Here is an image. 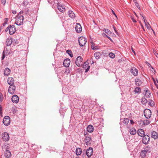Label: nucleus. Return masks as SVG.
<instances>
[{
  "label": "nucleus",
  "mask_w": 158,
  "mask_h": 158,
  "mask_svg": "<svg viewBox=\"0 0 158 158\" xmlns=\"http://www.w3.org/2000/svg\"><path fill=\"white\" fill-rule=\"evenodd\" d=\"M5 156L7 158H9L11 156L10 152L8 150H6L5 152Z\"/></svg>",
  "instance_id": "obj_27"
},
{
  "label": "nucleus",
  "mask_w": 158,
  "mask_h": 158,
  "mask_svg": "<svg viewBox=\"0 0 158 158\" xmlns=\"http://www.w3.org/2000/svg\"><path fill=\"white\" fill-rule=\"evenodd\" d=\"M140 25L141 26V27L143 29V30L144 31H145V29L143 27V25L142 24V23H141L140 22Z\"/></svg>",
  "instance_id": "obj_52"
},
{
  "label": "nucleus",
  "mask_w": 158,
  "mask_h": 158,
  "mask_svg": "<svg viewBox=\"0 0 158 158\" xmlns=\"http://www.w3.org/2000/svg\"><path fill=\"white\" fill-rule=\"evenodd\" d=\"M9 31V34L10 35L13 34L16 31L15 27L14 25H10L9 27H8L6 29V32Z\"/></svg>",
  "instance_id": "obj_2"
},
{
  "label": "nucleus",
  "mask_w": 158,
  "mask_h": 158,
  "mask_svg": "<svg viewBox=\"0 0 158 158\" xmlns=\"http://www.w3.org/2000/svg\"><path fill=\"white\" fill-rule=\"evenodd\" d=\"M150 147L148 146H147L144 148L143 151L145 152V153H147L148 152H150Z\"/></svg>",
  "instance_id": "obj_31"
},
{
  "label": "nucleus",
  "mask_w": 158,
  "mask_h": 158,
  "mask_svg": "<svg viewBox=\"0 0 158 158\" xmlns=\"http://www.w3.org/2000/svg\"><path fill=\"white\" fill-rule=\"evenodd\" d=\"M143 150H142L140 153V155L142 156V157H144L146 156V154L147 153H145Z\"/></svg>",
  "instance_id": "obj_39"
},
{
  "label": "nucleus",
  "mask_w": 158,
  "mask_h": 158,
  "mask_svg": "<svg viewBox=\"0 0 158 158\" xmlns=\"http://www.w3.org/2000/svg\"><path fill=\"white\" fill-rule=\"evenodd\" d=\"M12 12L14 14H15L16 13V11L15 10H13Z\"/></svg>",
  "instance_id": "obj_59"
},
{
  "label": "nucleus",
  "mask_w": 158,
  "mask_h": 158,
  "mask_svg": "<svg viewBox=\"0 0 158 158\" xmlns=\"http://www.w3.org/2000/svg\"><path fill=\"white\" fill-rule=\"evenodd\" d=\"M2 139L3 140L5 141H7L9 139V136L8 134L6 132H5L2 134Z\"/></svg>",
  "instance_id": "obj_9"
},
{
  "label": "nucleus",
  "mask_w": 158,
  "mask_h": 158,
  "mask_svg": "<svg viewBox=\"0 0 158 158\" xmlns=\"http://www.w3.org/2000/svg\"><path fill=\"white\" fill-rule=\"evenodd\" d=\"M135 84L136 85L139 86L141 85L142 82L141 81L139 78L135 79Z\"/></svg>",
  "instance_id": "obj_28"
},
{
  "label": "nucleus",
  "mask_w": 158,
  "mask_h": 158,
  "mask_svg": "<svg viewBox=\"0 0 158 158\" xmlns=\"http://www.w3.org/2000/svg\"><path fill=\"white\" fill-rule=\"evenodd\" d=\"M131 72L134 76H137L138 74V70L135 68H132L131 70Z\"/></svg>",
  "instance_id": "obj_17"
},
{
  "label": "nucleus",
  "mask_w": 158,
  "mask_h": 158,
  "mask_svg": "<svg viewBox=\"0 0 158 158\" xmlns=\"http://www.w3.org/2000/svg\"><path fill=\"white\" fill-rule=\"evenodd\" d=\"M148 105L152 106H153L154 105V102L152 100H150L148 102Z\"/></svg>",
  "instance_id": "obj_37"
},
{
  "label": "nucleus",
  "mask_w": 158,
  "mask_h": 158,
  "mask_svg": "<svg viewBox=\"0 0 158 158\" xmlns=\"http://www.w3.org/2000/svg\"><path fill=\"white\" fill-rule=\"evenodd\" d=\"M141 15L142 16V17L143 18V19H144V22L145 24V23H146V22H147L146 19H145L143 16L142 15Z\"/></svg>",
  "instance_id": "obj_54"
},
{
  "label": "nucleus",
  "mask_w": 158,
  "mask_h": 158,
  "mask_svg": "<svg viewBox=\"0 0 158 158\" xmlns=\"http://www.w3.org/2000/svg\"><path fill=\"white\" fill-rule=\"evenodd\" d=\"M130 123L131 124H133L134 123V122L132 120H130Z\"/></svg>",
  "instance_id": "obj_58"
},
{
  "label": "nucleus",
  "mask_w": 158,
  "mask_h": 158,
  "mask_svg": "<svg viewBox=\"0 0 158 158\" xmlns=\"http://www.w3.org/2000/svg\"><path fill=\"white\" fill-rule=\"evenodd\" d=\"M142 103L143 104H145L147 102V99L145 98H143L141 99Z\"/></svg>",
  "instance_id": "obj_33"
},
{
  "label": "nucleus",
  "mask_w": 158,
  "mask_h": 158,
  "mask_svg": "<svg viewBox=\"0 0 158 158\" xmlns=\"http://www.w3.org/2000/svg\"><path fill=\"white\" fill-rule=\"evenodd\" d=\"M70 63V60L68 59H66L64 60L63 62V65L65 67H68Z\"/></svg>",
  "instance_id": "obj_18"
},
{
  "label": "nucleus",
  "mask_w": 158,
  "mask_h": 158,
  "mask_svg": "<svg viewBox=\"0 0 158 158\" xmlns=\"http://www.w3.org/2000/svg\"><path fill=\"white\" fill-rule=\"evenodd\" d=\"M111 11H112V13L117 18V15H116V14H115V13H114V11L112 10H111Z\"/></svg>",
  "instance_id": "obj_53"
},
{
  "label": "nucleus",
  "mask_w": 158,
  "mask_h": 158,
  "mask_svg": "<svg viewBox=\"0 0 158 158\" xmlns=\"http://www.w3.org/2000/svg\"><path fill=\"white\" fill-rule=\"evenodd\" d=\"M144 92H145V94L144 95L147 98H149L151 96V93L149 90H148V89H145L144 90Z\"/></svg>",
  "instance_id": "obj_20"
},
{
  "label": "nucleus",
  "mask_w": 158,
  "mask_h": 158,
  "mask_svg": "<svg viewBox=\"0 0 158 158\" xmlns=\"http://www.w3.org/2000/svg\"><path fill=\"white\" fill-rule=\"evenodd\" d=\"M76 31L77 32L80 33L82 31V27L79 23H77L75 27Z\"/></svg>",
  "instance_id": "obj_14"
},
{
  "label": "nucleus",
  "mask_w": 158,
  "mask_h": 158,
  "mask_svg": "<svg viewBox=\"0 0 158 158\" xmlns=\"http://www.w3.org/2000/svg\"><path fill=\"white\" fill-rule=\"evenodd\" d=\"M12 101L14 103H17L19 101V97L16 95H14L11 98Z\"/></svg>",
  "instance_id": "obj_13"
},
{
  "label": "nucleus",
  "mask_w": 158,
  "mask_h": 158,
  "mask_svg": "<svg viewBox=\"0 0 158 158\" xmlns=\"http://www.w3.org/2000/svg\"><path fill=\"white\" fill-rule=\"evenodd\" d=\"M17 111V109L15 108H12V112L14 114L16 113Z\"/></svg>",
  "instance_id": "obj_45"
},
{
  "label": "nucleus",
  "mask_w": 158,
  "mask_h": 158,
  "mask_svg": "<svg viewBox=\"0 0 158 158\" xmlns=\"http://www.w3.org/2000/svg\"><path fill=\"white\" fill-rule=\"evenodd\" d=\"M131 50H132V51L135 54V51L134 50L133 48L132 47H131Z\"/></svg>",
  "instance_id": "obj_57"
},
{
  "label": "nucleus",
  "mask_w": 158,
  "mask_h": 158,
  "mask_svg": "<svg viewBox=\"0 0 158 158\" xmlns=\"http://www.w3.org/2000/svg\"><path fill=\"white\" fill-rule=\"evenodd\" d=\"M113 28H114V30L115 31V32H116V33L117 32V31L116 30V28L114 27V26L113 27Z\"/></svg>",
  "instance_id": "obj_61"
},
{
  "label": "nucleus",
  "mask_w": 158,
  "mask_h": 158,
  "mask_svg": "<svg viewBox=\"0 0 158 158\" xmlns=\"http://www.w3.org/2000/svg\"><path fill=\"white\" fill-rule=\"evenodd\" d=\"M153 81H154V83H155V84L156 85H156V83L155 80L154 79H153Z\"/></svg>",
  "instance_id": "obj_63"
},
{
  "label": "nucleus",
  "mask_w": 158,
  "mask_h": 158,
  "mask_svg": "<svg viewBox=\"0 0 158 158\" xmlns=\"http://www.w3.org/2000/svg\"><path fill=\"white\" fill-rule=\"evenodd\" d=\"M3 95L1 93H0V102H2L3 101Z\"/></svg>",
  "instance_id": "obj_44"
},
{
  "label": "nucleus",
  "mask_w": 158,
  "mask_h": 158,
  "mask_svg": "<svg viewBox=\"0 0 158 158\" xmlns=\"http://www.w3.org/2000/svg\"><path fill=\"white\" fill-rule=\"evenodd\" d=\"M16 87L15 85L10 86L8 89V92L11 94H13L15 92Z\"/></svg>",
  "instance_id": "obj_10"
},
{
  "label": "nucleus",
  "mask_w": 158,
  "mask_h": 158,
  "mask_svg": "<svg viewBox=\"0 0 158 158\" xmlns=\"http://www.w3.org/2000/svg\"><path fill=\"white\" fill-rule=\"evenodd\" d=\"M151 136L155 139H156L158 138V133L156 131H153L151 132Z\"/></svg>",
  "instance_id": "obj_15"
},
{
  "label": "nucleus",
  "mask_w": 158,
  "mask_h": 158,
  "mask_svg": "<svg viewBox=\"0 0 158 158\" xmlns=\"http://www.w3.org/2000/svg\"><path fill=\"white\" fill-rule=\"evenodd\" d=\"M129 130L130 134L132 135H134L136 133V130L134 128H131L129 129Z\"/></svg>",
  "instance_id": "obj_23"
},
{
  "label": "nucleus",
  "mask_w": 158,
  "mask_h": 158,
  "mask_svg": "<svg viewBox=\"0 0 158 158\" xmlns=\"http://www.w3.org/2000/svg\"><path fill=\"white\" fill-rule=\"evenodd\" d=\"M66 52L71 57H73V54L71 50H68L66 51Z\"/></svg>",
  "instance_id": "obj_35"
},
{
  "label": "nucleus",
  "mask_w": 158,
  "mask_h": 158,
  "mask_svg": "<svg viewBox=\"0 0 158 158\" xmlns=\"http://www.w3.org/2000/svg\"><path fill=\"white\" fill-rule=\"evenodd\" d=\"M86 39L84 37L81 36L79 38L78 42L81 47H82L84 46L86 44Z\"/></svg>",
  "instance_id": "obj_3"
},
{
  "label": "nucleus",
  "mask_w": 158,
  "mask_h": 158,
  "mask_svg": "<svg viewBox=\"0 0 158 158\" xmlns=\"http://www.w3.org/2000/svg\"><path fill=\"white\" fill-rule=\"evenodd\" d=\"M91 138L89 137L86 136V137L85 139V143H86L87 145L90 144V141H91Z\"/></svg>",
  "instance_id": "obj_21"
},
{
  "label": "nucleus",
  "mask_w": 158,
  "mask_h": 158,
  "mask_svg": "<svg viewBox=\"0 0 158 158\" xmlns=\"http://www.w3.org/2000/svg\"><path fill=\"white\" fill-rule=\"evenodd\" d=\"M7 82L8 84L10 86L14 85V80L12 77H8L7 79Z\"/></svg>",
  "instance_id": "obj_16"
},
{
  "label": "nucleus",
  "mask_w": 158,
  "mask_h": 158,
  "mask_svg": "<svg viewBox=\"0 0 158 158\" xmlns=\"http://www.w3.org/2000/svg\"><path fill=\"white\" fill-rule=\"evenodd\" d=\"M153 52L155 55L156 57L158 58V53L157 52L156 50L154 49H153Z\"/></svg>",
  "instance_id": "obj_42"
},
{
  "label": "nucleus",
  "mask_w": 158,
  "mask_h": 158,
  "mask_svg": "<svg viewBox=\"0 0 158 158\" xmlns=\"http://www.w3.org/2000/svg\"><path fill=\"white\" fill-rule=\"evenodd\" d=\"M146 64L149 67H151V68L152 69H153L154 70V72H156L155 70L154 69V68L152 67L151 66V65L150 63H148V62H146Z\"/></svg>",
  "instance_id": "obj_46"
},
{
  "label": "nucleus",
  "mask_w": 158,
  "mask_h": 158,
  "mask_svg": "<svg viewBox=\"0 0 158 158\" xmlns=\"http://www.w3.org/2000/svg\"><path fill=\"white\" fill-rule=\"evenodd\" d=\"M101 56V54L99 52H97L94 54V56L97 59H99L100 57Z\"/></svg>",
  "instance_id": "obj_29"
},
{
  "label": "nucleus",
  "mask_w": 158,
  "mask_h": 158,
  "mask_svg": "<svg viewBox=\"0 0 158 158\" xmlns=\"http://www.w3.org/2000/svg\"><path fill=\"white\" fill-rule=\"evenodd\" d=\"M102 35L103 36V37H107L108 35H107L106 34H105V33H103L102 34Z\"/></svg>",
  "instance_id": "obj_56"
},
{
  "label": "nucleus",
  "mask_w": 158,
  "mask_h": 158,
  "mask_svg": "<svg viewBox=\"0 0 158 158\" xmlns=\"http://www.w3.org/2000/svg\"><path fill=\"white\" fill-rule=\"evenodd\" d=\"M141 90L140 88L137 87L135 88L134 92H135V93H139L140 92Z\"/></svg>",
  "instance_id": "obj_34"
},
{
  "label": "nucleus",
  "mask_w": 158,
  "mask_h": 158,
  "mask_svg": "<svg viewBox=\"0 0 158 158\" xmlns=\"http://www.w3.org/2000/svg\"><path fill=\"white\" fill-rule=\"evenodd\" d=\"M2 107L1 105H0V114L1 115L2 114Z\"/></svg>",
  "instance_id": "obj_49"
},
{
  "label": "nucleus",
  "mask_w": 158,
  "mask_h": 158,
  "mask_svg": "<svg viewBox=\"0 0 158 158\" xmlns=\"http://www.w3.org/2000/svg\"><path fill=\"white\" fill-rule=\"evenodd\" d=\"M87 130L89 132H92L94 131L93 126L91 125H89L87 128Z\"/></svg>",
  "instance_id": "obj_22"
},
{
  "label": "nucleus",
  "mask_w": 158,
  "mask_h": 158,
  "mask_svg": "<svg viewBox=\"0 0 158 158\" xmlns=\"http://www.w3.org/2000/svg\"><path fill=\"white\" fill-rule=\"evenodd\" d=\"M103 31L107 34H110L111 32L108 29H104Z\"/></svg>",
  "instance_id": "obj_40"
},
{
  "label": "nucleus",
  "mask_w": 158,
  "mask_h": 158,
  "mask_svg": "<svg viewBox=\"0 0 158 158\" xmlns=\"http://www.w3.org/2000/svg\"><path fill=\"white\" fill-rule=\"evenodd\" d=\"M137 134L139 136L143 137L144 135V132L143 130L141 129H139L137 131Z\"/></svg>",
  "instance_id": "obj_19"
},
{
  "label": "nucleus",
  "mask_w": 158,
  "mask_h": 158,
  "mask_svg": "<svg viewBox=\"0 0 158 158\" xmlns=\"http://www.w3.org/2000/svg\"><path fill=\"white\" fill-rule=\"evenodd\" d=\"M23 3L24 5L25 6L28 4L27 2H23Z\"/></svg>",
  "instance_id": "obj_55"
},
{
  "label": "nucleus",
  "mask_w": 158,
  "mask_h": 158,
  "mask_svg": "<svg viewBox=\"0 0 158 158\" xmlns=\"http://www.w3.org/2000/svg\"><path fill=\"white\" fill-rule=\"evenodd\" d=\"M149 140L150 137L148 135H145L143 136L142 142L143 143L145 144H148Z\"/></svg>",
  "instance_id": "obj_8"
},
{
  "label": "nucleus",
  "mask_w": 158,
  "mask_h": 158,
  "mask_svg": "<svg viewBox=\"0 0 158 158\" xmlns=\"http://www.w3.org/2000/svg\"><path fill=\"white\" fill-rule=\"evenodd\" d=\"M6 23H7L6 22H4V23L3 24V26H5V25H6Z\"/></svg>",
  "instance_id": "obj_60"
},
{
  "label": "nucleus",
  "mask_w": 158,
  "mask_h": 158,
  "mask_svg": "<svg viewBox=\"0 0 158 158\" xmlns=\"http://www.w3.org/2000/svg\"><path fill=\"white\" fill-rule=\"evenodd\" d=\"M108 39H109V40H110V41H112V39H111L110 37L108 38Z\"/></svg>",
  "instance_id": "obj_64"
},
{
  "label": "nucleus",
  "mask_w": 158,
  "mask_h": 158,
  "mask_svg": "<svg viewBox=\"0 0 158 158\" xmlns=\"http://www.w3.org/2000/svg\"><path fill=\"white\" fill-rule=\"evenodd\" d=\"M129 119L127 118H124V120L123 122V123H124L126 125H127L129 123Z\"/></svg>",
  "instance_id": "obj_36"
},
{
  "label": "nucleus",
  "mask_w": 158,
  "mask_h": 158,
  "mask_svg": "<svg viewBox=\"0 0 158 158\" xmlns=\"http://www.w3.org/2000/svg\"><path fill=\"white\" fill-rule=\"evenodd\" d=\"M145 26L149 30L151 27L150 25L148 23H145Z\"/></svg>",
  "instance_id": "obj_43"
},
{
  "label": "nucleus",
  "mask_w": 158,
  "mask_h": 158,
  "mask_svg": "<svg viewBox=\"0 0 158 158\" xmlns=\"http://www.w3.org/2000/svg\"><path fill=\"white\" fill-rule=\"evenodd\" d=\"M90 43L91 44V48L92 49L94 50L97 49V46H96V47H95V44L93 41H92L91 42H90Z\"/></svg>",
  "instance_id": "obj_32"
},
{
  "label": "nucleus",
  "mask_w": 158,
  "mask_h": 158,
  "mask_svg": "<svg viewBox=\"0 0 158 158\" xmlns=\"http://www.w3.org/2000/svg\"><path fill=\"white\" fill-rule=\"evenodd\" d=\"M83 63V59L81 56H79L77 58L75 61V63L77 66H80L82 65Z\"/></svg>",
  "instance_id": "obj_4"
},
{
  "label": "nucleus",
  "mask_w": 158,
  "mask_h": 158,
  "mask_svg": "<svg viewBox=\"0 0 158 158\" xmlns=\"http://www.w3.org/2000/svg\"><path fill=\"white\" fill-rule=\"evenodd\" d=\"M131 19H132V21L133 22L135 23H136V20L132 16H131Z\"/></svg>",
  "instance_id": "obj_47"
},
{
  "label": "nucleus",
  "mask_w": 158,
  "mask_h": 158,
  "mask_svg": "<svg viewBox=\"0 0 158 158\" xmlns=\"http://www.w3.org/2000/svg\"><path fill=\"white\" fill-rule=\"evenodd\" d=\"M143 123L145 125H147L150 123V122L149 120H146L144 121Z\"/></svg>",
  "instance_id": "obj_41"
},
{
  "label": "nucleus",
  "mask_w": 158,
  "mask_h": 158,
  "mask_svg": "<svg viewBox=\"0 0 158 158\" xmlns=\"http://www.w3.org/2000/svg\"><path fill=\"white\" fill-rule=\"evenodd\" d=\"M83 68L85 70V73L87 72L89 70L90 66L89 65V63L88 61H86L84 62V64H82Z\"/></svg>",
  "instance_id": "obj_7"
},
{
  "label": "nucleus",
  "mask_w": 158,
  "mask_h": 158,
  "mask_svg": "<svg viewBox=\"0 0 158 158\" xmlns=\"http://www.w3.org/2000/svg\"><path fill=\"white\" fill-rule=\"evenodd\" d=\"M57 8L58 10L62 13H64L65 11L64 6L60 4L59 3L57 4Z\"/></svg>",
  "instance_id": "obj_11"
},
{
  "label": "nucleus",
  "mask_w": 158,
  "mask_h": 158,
  "mask_svg": "<svg viewBox=\"0 0 158 158\" xmlns=\"http://www.w3.org/2000/svg\"><path fill=\"white\" fill-rule=\"evenodd\" d=\"M68 14L69 17L72 18L74 19L75 17V14L72 10H69L68 12Z\"/></svg>",
  "instance_id": "obj_24"
},
{
  "label": "nucleus",
  "mask_w": 158,
  "mask_h": 158,
  "mask_svg": "<svg viewBox=\"0 0 158 158\" xmlns=\"http://www.w3.org/2000/svg\"><path fill=\"white\" fill-rule=\"evenodd\" d=\"M109 56L111 58H114L115 57V55L112 52H110L109 54Z\"/></svg>",
  "instance_id": "obj_38"
},
{
  "label": "nucleus",
  "mask_w": 158,
  "mask_h": 158,
  "mask_svg": "<svg viewBox=\"0 0 158 158\" xmlns=\"http://www.w3.org/2000/svg\"><path fill=\"white\" fill-rule=\"evenodd\" d=\"M15 23L18 26H20L23 24L24 17L23 15L18 14L16 17Z\"/></svg>",
  "instance_id": "obj_1"
},
{
  "label": "nucleus",
  "mask_w": 158,
  "mask_h": 158,
  "mask_svg": "<svg viewBox=\"0 0 158 158\" xmlns=\"http://www.w3.org/2000/svg\"><path fill=\"white\" fill-rule=\"evenodd\" d=\"M23 11H21L18 14L21 15V14L22 13H23Z\"/></svg>",
  "instance_id": "obj_62"
},
{
  "label": "nucleus",
  "mask_w": 158,
  "mask_h": 158,
  "mask_svg": "<svg viewBox=\"0 0 158 158\" xmlns=\"http://www.w3.org/2000/svg\"><path fill=\"white\" fill-rule=\"evenodd\" d=\"M135 6L138 7L139 9H140V7L139 5V4L136 2H135Z\"/></svg>",
  "instance_id": "obj_51"
},
{
  "label": "nucleus",
  "mask_w": 158,
  "mask_h": 158,
  "mask_svg": "<svg viewBox=\"0 0 158 158\" xmlns=\"http://www.w3.org/2000/svg\"><path fill=\"white\" fill-rule=\"evenodd\" d=\"M5 56V55L4 53V51L2 53V60H3L4 59Z\"/></svg>",
  "instance_id": "obj_48"
},
{
  "label": "nucleus",
  "mask_w": 158,
  "mask_h": 158,
  "mask_svg": "<svg viewBox=\"0 0 158 158\" xmlns=\"http://www.w3.org/2000/svg\"><path fill=\"white\" fill-rule=\"evenodd\" d=\"M1 3L3 5H5L6 3V0H1Z\"/></svg>",
  "instance_id": "obj_50"
},
{
  "label": "nucleus",
  "mask_w": 158,
  "mask_h": 158,
  "mask_svg": "<svg viewBox=\"0 0 158 158\" xmlns=\"http://www.w3.org/2000/svg\"><path fill=\"white\" fill-rule=\"evenodd\" d=\"M82 152V149L80 148H77L76 150V153L77 155H80Z\"/></svg>",
  "instance_id": "obj_26"
},
{
  "label": "nucleus",
  "mask_w": 158,
  "mask_h": 158,
  "mask_svg": "<svg viewBox=\"0 0 158 158\" xmlns=\"http://www.w3.org/2000/svg\"><path fill=\"white\" fill-rule=\"evenodd\" d=\"M86 154L89 157L92 155L93 153V149L91 147H89L86 151Z\"/></svg>",
  "instance_id": "obj_12"
},
{
  "label": "nucleus",
  "mask_w": 158,
  "mask_h": 158,
  "mask_svg": "<svg viewBox=\"0 0 158 158\" xmlns=\"http://www.w3.org/2000/svg\"><path fill=\"white\" fill-rule=\"evenodd\" d=\"M144 114L147 118H150L152 115L151 110L148 109H145L144 111Z\"/></svg>",
  "instance_id": "obj_5"
},
{
  "label": "nucleus",
  "mask_w": 158,
  "mask_h": 158,
  "mask_svg": "<svg viewBox=\"0 0 158 158\" xmlns=\"http://www.w3.org/2000/svg\"><path fill=\"white\" fill-rule=\"evenodd\" d=\"M10 117L7 116H5L3 119V123L6 126H8L10 123Z\"/></svg>",
  "instance_id": "obj_6"
},
{
  "label": "nucleus",
  "mask_w": 158,
  "mask_h": 158,
  "mask_svg": "<svg viewBox=\"0 0 158 158\" xmlns=\"http://www.w3.org/2000/svg\"><path fill=\"white\" fill-rule=\"evenodd\" d=\"M12 43V40L11 39H7L6 41V44L7 46L10 45Z\"/></svg>",
  "instance_id": "obj_30"
},
{
  "label": "nucleus",
  "mask_w": 158,
  "mask_h": 158,
  "mask_svg": "<svg viewBox=\"0 0 158 158\" xmlns=\"http://www.w3.org/2000/svg\"><path fill=\"white\" fill-rule=\"evenodd\" d=\"M10 70L7 68H6L5 69L4 74L5 75L8 76L10 74Z\"/></svg>",
  "instance_id": "obj_25"
}]
</instances>
